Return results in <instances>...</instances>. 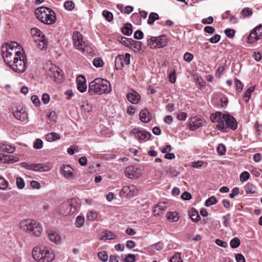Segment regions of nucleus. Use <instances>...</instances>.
Returning <instances> with one entry per match:
<instances>
[{
  "mask_svg": "<svg viewBox=\"0 0 262 262\" xmlns=\"http://www.w3.org/2000/svg\"><path fill=\"white\" fill-rule=\"evenodd\" d=\"M21 47L16 42H11L4 45L2 47V57L6 63L9 67L14 63L18 57L24 53Z\"/></svg>",
  "mask_w": 262,
  "mask_h": 262,
  "instance_id": "f257e3e1",
  "label": "nucleus"
},
{
  "mask_svg": "<svg viewBox=\"0 0 262 262\" xmlns=\"http://www.w3.org/2000/svg\"><path fill=\"white\" fill-rule=\"evenodd\" d=\"M112 91L110 82L102 78H96L90 82L88 92L91 95L107 94Z\"/></svg>",
  "mask_w": 262,
  "mask_h": 262,
  "instance_id": "f03ea898",
  "label": "nucleus"
},
{
  "mask_svg": "<svg viewBox=\"0 0 262 262\" xmlns=\"http://www.w3.org/2000/svg\"><path fill=\"white\" fill-rule=\"evenodd\" d=\"M18 226L21 231L35 236H39L42 232L40 223L33 219L23 220L19 223Z\"/></svg>",
  "mask_w": 262,
  "mask_h": 262,
  "instance_id": "7ed1b4c3",
  "label": "nucleus"
},
{
  "mask_svg": "<svg viewBox=\"0 0 262 262\" xmlns=\"http://www.w3.org/2000/svg\"><path fill=\"white\" fill-rule=\"evenodd\" d=\"M32 256L38 262H51L54 259L55 255L52 250L41 246L33 248Z\"/></svg>",
  "mask_w": 262,
  "mask_h": 262,
  "instance_id": "20e7f679",
  "label": "nucleus"
},
{
  "mask_svg": "<svg viewBox=\"0 0 262 262\" xmlns=\"http://www.w3.org/2000/svg\"><path fill=\"white\" fill-rule=\"evenodd\" d=\"M36 18L41 23L46 25H52L55 23L56 17L55 13L51 9L40 7L35 11Z\"/></svg>",
  "mask_w": 262,
  "mask_h": 262,
  "instance_id": "39448f33",
  "label": "nucleus"
},
{
  "mask_svg": "<svg viewBox=\"0 0 262 262\" xmlns=\"http://www.w3.org/2000/svg\"><path fill=\"white\" fill-rule=\"evenodd\" d=\"M76 201L75 199H71L67 202L61 204L59 209V213L66 216L74 213L76 210Z\"/></svg>",
  "mask_w": 262,
  "mask_h": 262,
  "instance_id": "423d86ee",
  "label": "nucleus"
},
{
  "mask_svg": "<svg viewBox=\"0 0 262 262\" xmlns=\"http://www.w3.org/2000/svg\"><path fill=\"white\" fill-rule=\"evenodd\" d=\"M14 62L10 67L14 72L17 73L24 72L26 69L27 63V58L25 52L21 54V56H18V59H16Z\"/></svg>",
  "mask_w": 262,
  "mask_h": 262,
  "instance_id": "0eeeda50",
  "label": "nucleus"
},
{
  "mask_svg": "<svg viewBox=\"0 0 262 262\" xmlns=\"http://www.w3.org/2000/svg\"><path fill=\"white\" fill-rule=\"evenodd\" d=\"M167 42V38L164 35L158 37H151L148 39V45L151 49L163 48L166 45Z\"/></svg>",
  "mask_w": 262,
  "mask_h": 262,
  "instance_id": "6e6552de",
  "label": "nucleus"
},
{
  "mask_svg": "<svg viewBox=\"0 0 262 262\" xmlns=\"http://www.w3.org/2000/svg\"><path fill=\"white\" fill-rule=\"evenodd\" d=\"M224 127L222 128H218L219 130L225 132L228 128L234 130L237 128V122L234 117L229 114H223L221 119Z\"/></svg>",
  "mask_w": 262,
  "mask_h": 262,
  "instance_id": "1a4fd4ad",
  "label": "nucleus"
},
{
  "mask_svg": "<svg viewBox=\"0 0 262 262\" xmlns=\"http://www.w3.org/2000/svg\"><path fill=\"white\" fill-rule=\"evenodd\" d=\"M130 55L126 53L124 55H118L115 58V66L116 70H121L125 65L130 63Z\"/></svg>",
  "mask_w": 262,
  "mask_h": 262,
  "instance_id": "9d476101",
  "label": "nucleus"
},
{
  "mask_svg": "<svg viewBox=\"0 0 262 262\" xmlns=\"http://www.w3.org/2000/svg\"><path fill=\"white\" fill-rule=\"evenodd\" d=\"M73 41L75 47L82 52L84 51V47L85 46V43L83 40L82 36L81 33L78 31L73 32Z\"/></svg>",
  "mask_w": 262,
  "mask_h": 262,
  "instance_id": "9b49d317",
  "label": "nucleus"
},
{
  "mask_svg": "<svg viewBox=\"0 0 262 262\" xmlns=\"http://www.w3.org/2000/svg\"><path fill=\"white\" fill-rule=\"evenodd\" d=\"M262 38V25L255 28L248 36V42L251 43Z\"/></svg>",
  "mask_w": 262,
  "mask_h": 262,
  "instance_id": "f8f14e48",
  "label": "nucleus"
},
{
  "mask_svg": "<svg viewBox=\"0 0 262 262\" xmlns=\"http://www.w3.org/2000/svg\"><path fill=\"white\" fill-rule=\"evenodd\" d=\"M48 74L50 77L53 78L54 81L57 83L61 82L63 79L62 71L56 66L51 67Z\"/></svg>",
  "mask_w": 262,
  "mask_h": 262,
  "instance_id": "ddd939ff",
  "label": "nucleus"
},
{
  "mask_svg": "<svg viewBox=\"0 0 262 262\" xmlns=\"http://www.w3.org/2000/svg\"><path fill=\"white\" fill-rule=\"evenodd\" d=\"M130 134L134 135L135 138L140 141L149 140L151 137L150 133L145 130H140L136 128L131 130Z\"/></svg>",
  "mask_w": 262,
  "mask_h": 262,
  "instance_id": "4468645a",
  "label": "nucleus"
},
{
  "mask_svg": "<svg viewBox=\"0 0 262 262\" xmlns=\"http://www.w3.org/2000/svg\"><path fill=\"white\" fill-rule=\"evenodd\" d=\"M13 115L17 120L21 121L28 120V114L25 108L19 106L13 109Z\"/></svg>",
  "mask_w": 262,
  "mask_h": 262,
  "instance_id": "2eb2a0df",
  "label": "nucleus"
},
{
  "mask_svg": "<svg viewBox=\"0 0 262 262\" xmlns=\"http://www.w3.org/2000/svg\"><path fill=\"white\" fill-rule=\"evenodd\" d=\"M125 172V176L129 179H137L141 175L140 169L134 166H128Z\"/></svg>",
  "mask_w": 262,
  "mask_h": 262,
  "instance_id": "dca6fc26",
  "label": "nucleus"
},
{
  "mask_svg": "<svg viewBox=\"0 0 262 262\" xmlns=\"http://www.w3.org/2000/svg\"><path fill=\"white\" fill-rule=\"evenodd\" d=\"M138 192V189L134 185L124 186L121 190L122 195L129 197L137 195Z\"/></svg>",
  "mask_w": 262,
  "mask_h": 262,
  "instance_id": "f3484780",
  "label": "nucleus"
},
{
  "mask_svg": "<svg viewBox=\"0 0 262 262\" xmlns=\"http://www.w3.org/2000/svg\"><path fill=\"white\" fill-rule=\"evenodd\" d=\"M77 89L81 93L86 91L87 86L86 84V79L84 76L79 75L76 78Z\"/></svg>",
  "mask_w": 262,
  "mask_h": 262,
  "instance_id": "a211bd4d",
  "label": "nucleus"
},
{
  "mask_svg": "<svg viewBox=\"0 0 262 262\" xmlns=\"http://www.w3.org/2000/svg\"><path fill=\"white\" fill-rule=\"evenodd\" d=\"M223 114L220 112H217L215 114H212L210 116V120L212 122H217L216 127L217 128H222L224 127V125L222 121V118Z\"/></svg>",
  "mask_w": 262,
  "mask_h": 262,
  "instance_id": "6ab92c4d",
  "label": "nucleus"
},
{
  "mask_svg": "<svg viewBox=\"0 0 262 262\" xmlns=\"http://www.w3.org/2000/svg\"><path fill=\"white\" fill-rule=\"evenodd\" d=\"M73 171L69 165H64L61 169V173L66 178L72 179L73 178Z\"/></svg>",
  "mask_w": 262,
  "mask_h": 262,
  "instance_id": "aec40b11",
  "label": "nucleus"
},
{
  "mask_svg": "<svg viewBox=\"0 0 262 262\" xmlns=\"http://www.w3.org/2000/svg\"><path fill=\"white\" fill-rule=\"evenodd\" d=\"M167 209V205L165 202L158 203L153 209V214L155 216L160 215L163 211Z\"/></svg>",
  "mask_w": 262,
  "mask_h": 262,
  "instance_id": "412c9836",
  "label": "nucleus"
},
{
  "mask_svg": "<svg viewBox=\"0 0 262 262\" xmlns=\"http://www.w3.org/2000/svg\"><path fill=\"white\" fill-rule=\"evenodd\" d=\"M128 100L133 104H137L140 100V96L137 92L134 90H131L127 94Z\"/></svg>",
  "mask_w": 262,
  "mask_h": 262,
  "instance_id": "4be33fe9",
  "label": "nucleus"
},
{
  "mask_svg": "<svg viewBox=\"0 0 262 262\" xmlns=\"http://www.w3.org/2000/svg\"><path fill=\"white\" fill-rule=\"evenodd\" d=\"M202 120L197 117H193L190 121V129L194 130L199 128L202 125Z\"/></svg>",
  "mask_w": 262,
  "mask_h": 262,
  "instance_id": "5701e85b",
  "label": "nucleus"
},
{
  "mask_svg": "<svg viewBox=\"0 0 262 262\" xmlns=\"http://www.w3.org/2000/svg\"><path fill=\"white\" fill-rule=\"evenodd\" d=\"M139 116L141 121L145 123L149 122L151 119V116L146 109L142 110L140 112Z\"/></svg>",
  "mask_w": 262,
  "mask_h": 262,
  "instance_id": "b1692460",
  "label": "nucleus"
},
{
  "mask_svg": "<svg viewBox=\"0 0 262 262\" xmlns=\"http://www.w3.org/2000/svg\"><path fill=\"white\" fill-rule=\"evenodd\" d=\"M31 166L32 170L36 171H48L50 169V167L48 165L41 163L35 164Z\"/></svg>",
  "mask_w": 262,
  "mask_h": 262,
  "instance_id": "393cba45",
  "label": "nucleus"
},
{
  "mask_svg": "<svg viewBox=\"0 0 262 262\" xmlns=\"http://www.w3.org/2000/svg\"><path fill=\"white\" fill-rule=\"evenodd\" d=\"M15 148L7 143H0V150L7 152H12L14 151Z\"/></svg>",
  "mask_w": 262,
  "mask_h": 262,
  "instance_id": "a878e982",
  "label": "nucleus"
},
{
  "mask_svg": "<svg viewBox=\"0 0 262 262\" xmlns=\"http://www.w3.org/2000/svg\"><path fill=\"white\" fill-rule=\"evenodd\" d=\"M116 238H117V236L115 234L107 230L102 233L100 237L101 240L113 239Z\"/></svg>",
  "mask_w": 262,
  "mask_h": 262,
  "instance_id": "bb28decb",
  "label": "nucleus"
},
{
  "mask_svg": "<svg viewBox=\"0 0 262 262\" xmlns=\"http://www.w3.org/2000/svg\"><path fill=\"white\" fill-rule=\"evenodd\" d=\"M167 219L171 222H177L179 219L178 213L176 212H169L166 214Z\"/></svg>",
  "mask_w": 262,
  "mask_h": 262,
  "instance_id": "cd10ccee",
  "label": "nucleus"
},
{
  "mask_svg": "<svg viewBox=\"0 0 262 262\" xmlns=\"http://www.w3.org/2000/svg\"><path fill=\"white\" fill-rule=\"evenodd\" d=\"M31 33L34 37H38V38H44L45 35L43 33L38 29L33 28L31 29Z\"/></svg>",
  "mask_w": 262,
  "mask_h": 262,
  "instance_id": "c85d7f7f",
  "label": "nucleus"
},
{
  "mask_svg": "<svg viewBox=\"0 0 262 262\" xmlns=\"http://www.w3.org/2000/svg\"><path fill=\"white\" fill-rule=\"evenodd\" d=\"M48 237L51 241L57 244L60 241V237L59 234L56 232H50L48 234Z\"/></svg>",
  "mask_w": 262,
  "mask_h": 262,
  "instance_id": "c756f323",
  "label": "nucleus"
},
{
  "mask_svg": "<svg viewBox=\"0 0 262 262\" xmlns=\"http://www.w3.org/2000/svg\"><path fill=\"white\" fill-rule=\"evenodd\" d=\"M34 41L36 42V46L40 50H43L46 48V41L45 39V37L38 39H35Z\"/></svg>",
  "mask_w": 262,
  "mask_h": 262,
  "instance_id": "7c9ffc66",
  "label": "nucleus"
},
{
  "mask_svg": "<svg viewBox=\"0 0 262 262\" xmlns=\"http://www.w3.org/2000/svg\"><path fill=\"white\" fill-rule=\"evenodd\" d=\"M59 139L60 136L54 132L49 133L46 135V140L49 142H52Z\"/></svg>",
  "mask_w": 262,
  "mask_h": 262,
  "instance_id": "2f4dec72",
  "label": "nucleus"
},
{
  "mask_svg": "<svg viewBox=\"0 0 262 262\" xmlns=\"http://www.w3.org/2000/svg\"><path fill=\"white\" fill-rule=\"evenodd\" d=\"M189 216L192 221L195 222H198L200 218L198 212L194 209H192L189 212Z\"/></svg>",
  "mask_w": 262,
  "mask_h": 262,
  "instance_id": "473e14b6",
  "label": "nucleus"
},
{
  "mask_svg": "<svg viewBox=\"0 0 262 262\" xmlns=\"http://www.w3.org/2000/svg\"><path fill=\"white\" fill-rule=\"evenodd\" d=\"M159 19V15L157 13L155 12L151 13L148 17L147 23L149 25H151L156 20Z\"/></svg>",
  "mask_w": 262,
  "mask_h": 262,
  "instance_id": "72a5a7b5",
  "label": "nucleus"
},
{
  "mask_svg": "<svg viewBox=\"0 0 262 262\" xmlns=\"http://www.w3.org/2000/svg\"><path fill=\"white\" fill-rule=\"evenodd\" d=\"M254 87H250L245 93L243 98L246 102H247L249 101V100L251 98V93L254 91Z\"/></svg>",
  "mask_w": 262,
  "mask_h": 262,
  "instance_id": "f704fd0d",
  "label": "nucleus"
},
{
  "mask_svg": "<svg viewBox=\"0 0 262 262\" xmlns=\"http://www.w3.org/2000/svg\"><path fill=\"white\" fill-rule=\"evenodd\" d=\"M85 219L83 216H78L75 221V225L77 228L81 227L84 223Z\"/></svg>",
  "mask_w": 262,
  "mask_h": 262,
  "instance_id": "c9c22d12",
  "label": "nucleus"
},
{
  "mask_svg": "<svg viewBox=\"0 0 262 262\" xmlns=\"http://www.w3.org/2000/svg\"><path fill=\"white\" fill-rule=\"evenodd\" d=\"M75 7V4L72 1H67L64 4V8L67 10L72 11Z\"/></svg>",
  "mask_w": 262,
  "mask_h": 262,
  "instance_id": "e433bc0d",
  "label": "nucleus"
},
{
  "mask_svg": "<svg viewBox=\"0 0 262 262\" xmlns=\"http://www.w3.org/2000/svg\"><path fill=\"white\" fill-rule=\"evenodd\" d=\"M5 160H6L5 163H14L18 161V158L16 157H13L11 155H5Z\"/></svg>",
  "mask_w": 262,
  "mask_h": 262,
  "instance_id": "4c0bfd02",
  "label": "nucleus"
},
{
  "mask_svg": "<svg viewBox=\"0 0 262 262\" xmlns=\"http://www.w3.org/2000/svg\"><path fill=\"white\" fill-rule=\"evenodd\" d=\"M98 256L99 259L103 262L106 261L108 259V255L105 251H101L98 252Z\"/></svg>",
  "mask_w": 262,
  "mask_h": 262,
  "instance_id": "58836bf2",
  "label": "nucleus"
},
{
  "mask_svg": "<svg viewBox=\"0 0 262 262\" xmlns=\"http://www.w3.org/2000/svg\"><path fill=\"white\" fill-rule=\"evenodd\" d=\"M97 213L96 212L90 211L87 214V218L90 221H93L97 219Z\"/></svg>",
  "mask_w": 262,
  "mask_h": 262,
  "instance_id": "ea45409f",
  "label": "nucleus"
},
{
  "mask_svg": "<svg viewBox=\"0 0 262 262\" xmlns=\"http://www.w3.org/2000/svg\"><path fill=\"white\" fill-rule=\"evenodd\" d=\"M217 201L215 196H211L208 198L205 202V205L207 207L210 206L212 205L215 204Z\"/></svg>",
  "mask_w": 262,
  "mask_h": 262,
  "instance_id": "a19ab883",
  "label": "nucleus"
},
{
  "mask_svg": "<svg viewBox=\"0 0 262 262\" xmlns=\"http://www.w3.org/2000/svg\"><path fill=\"white\" fill-rule=\"evenodd\" d=\"M230 245L232 248H237L240 245V240L237 237H234L230 241Z\"/></svg>",
  "mask_w": 262,
  "mask_h": 262,
  "instance_id": "79ce46f5",
  "label": "nucleus"
},
{
  "mask_svg": "<svg viewBox=\"0 0 262 262\" xmlns=\"http://www.w3.org/2000/svg\"><path fill=\"white\" fill-rule=\"evenodd\" d=\"M122 33L126 35L129 36L132 33V30L131 29V26L129 25H126L122 29Z\"/></svg>",
  "mask_w": 262,
  "mask_h": 262,
  "instance_id": "37998d69",
  "label": "nucleus"
},
{
  "mask_svg": "<svg viewBox=\"0 0 262 262\" xmlns=\"http://www.w3.org/2000/svg\"><path fill=\"white\" fill-rule=\"evenodd\" d=\"M102 14L108 21H111L113 19V15L110 11L104 10L102 12Z\"/></svg>",
  "mask_w": 262,
  "mask_h": 262,
  "instance_id": "c03bdc74",
  "label": "nucleus"
},
{
  "mask_svg": "<svg viewBox=\"0 0 262 262\" xmlns=\"http://www.w3.org/2000/svg\"><path fill=\"white\" fill-rule=\"evenodd\" d=\"M252 14V10L250 8H244L242 11V15L243 17L250 16Z\"/></svg>",
  "mask_w": 262,
  "mask_h": 262,
  "instance_id": "a18cd8bd",
  "label": "nucleus"
},
{
  "mask_svg": "<svg viewBox=\"0 0 262 262\" xmlns=\"http://www.w3.org/2000/svg\"><path fill=\"white\" fill-rule=\"evenodd\" d=\"M25 181L21 177L16 178V185L18 189H21L25 187Z\"/></svg>",
  "mask_w": 262,
  "mask_h": 262,
  "instance_id": "49530a36",
  "label": "nucleus"
},
{
  "mask_svg": "<svg viewBox=\"0 0 262 262\" xmlns=\"http://www.w3.org/2000/svg\"><path fill=\"white\" fill-rule=\"evenodd\" d=\"M8 186V182L4 178L0 177V189L5 190Z\"/></svg>",
  "mask_w": 262,
  "mask_h": 262,
  "instance_id": "de8ad7c7",
  "label": "nucleus"
},
{
  "mask_svg": "<svg viewBox=\"0 0 262 262\" xmlns=\"http://www.w3.org/2000/svg\"><path fill=\"white\" fill-rule=\"evenodd\" d=\"M217 151L219 155L223 156L225 154L226 147L223 144H220L217 147Z\"/></svg>",
  "mask_w": 262,
  "mask_h": 262,
  "instance_id": "09e8293b",
  "label": "nucleus"
},
{
  "mask_svg": "<svg viewBox=\"0 0 262 262\" xmlns=\"http://www.w3.org/2000/svg\"><path fill=\"white\" fill-rule=\"evenodd\" d=\"M170 262H182L181 258V254L176 253L170 259Z\"/></svg>",
  "mask_w": 262,
  "mask_h": 262,
  "instance_id": "8fccbe9b",
  "label": "nucleus"
},
{
  "mask_svg": "<svg viewBox=\"0 0 262 262\" xmlns=\"http://www.w3.org/2000/svg\"><path fill=\"white\" fill-rule=\"evenodd\" d=\"M81 109L84 112H90L92 111V107L91 105L87 102H84L83 104L81 105Z\"/></svg>",
  "mask_w": 262,
  "mask_h": 262,
  "instance_id": "3c124183",
  "label": "nucleus"
},
{
  "mask_svg": "<svg viewBox=\"0 0 262 262\" xmlns=\"http://www.w3.org/2000/svg\"><path fill=\"white\" fill-rule=\"evenodd\" d=\"M93 64L95 67L99 68L103 66V63L100 58H96L93 60Z\"/></svg>",
  "mask_w": 262,
  "mask_h": 262,
  "instance_id": "603ef678",
  "label": "nucleus"
},
{
  "mask_svg": "<svg viewBox=\"0 0 262 262\" xmlns=\"http://www.w3.org/2000/svg\"><path fill=\"white\" fill-rule=\"evenodd\" d=\"M250 177V174L247 171H244L240 174V180L242 182L246 181Z\"/></svg>",
  "mask_w": 262,
  "mask_h": 262,
  "instance_id": "864d4df0",
  "label": "nucleus"
},
{
  "mask_svg": "<svg viewBox=\"0 0 262 262\" xmlns=\"http://www.w3.org/2000/svg\"><path fill=\"white\" fill-rule=\"evenodd\" d=\"M43 142L41 139H37L35 140L33 147L35 149H41L42 147Z\"/></svg>",
  "mask_w": 262,
  "mask_h": 262,
  "instance_id": "5fc2aeb1",
  "label": "nucleus"
},
{
  "mask_svg": "<svg viewBox=\"0 0 262 262\" xmlns=\"http://www.w3.org/2000/svg\"><path fill=\"white\" fill-rule=\"evenodd\" d=\"M47 117L51 121H55L56 119H57V116L55 112L51 111L50 112H49V113L47 114Z\"/></svg>",
  "mask_w": 262,
  "mask_h": 262,
  "instance_id": "6e6d98bb",
  "label": "nucleus"
},
{
  "mask_svg": "<svg viewBox=\"0 0 262 262\" xmlns=\"http://www.w3.org/2000/svg\"><path fill=\"white\" fill-rule=\"evenodd\" d=\"M226 35L229 38H232L235 35V31L233 29H227L225 30Z\"/></svg>",
  "mask_w": 262,
  "mask_h": 262,
  "instance_id": "4d7b16f0",
  "label": "nucleus"
},
{
  "mask_svg": "<svg viewBox=\"0 0 262 262\" xmlns=\"http://www.w3.org/2000/svg\"><path fill=\"white\" fill-rule=\"evenodd\" d=\"M221 39V36L219 34H215L213 36L211 37L209 41L212 43H216L218 42Z\"/></svg>",
  "mask_w": 262,
  "mask_h": 262,
  "instance_id": "13d9d810",
  "label": "nucleus"
},
{
  "mask_svg": "<svg viewBox=\"0 0 262 262\" xmlns=\"http://www.w3.org/2000/svg\"><path fill=\"white\" fill-rule=\"evenodd\" d=\"M213 18L212 16H209L208 17L203 18L202 20V23L205 25H210L213 22Z\"/></svg>",
  "mask_w": 262,
  "mask_h": 262,
  "instance_id": "bf43d9fd",
  "label": "nucleus"
},
{
  "mask_svg": "<svg viewBox=\"0 0 262 262\" xmlns=\"http://www.w3.org/2000/svg\"><path fill=\"white\" fill-rule=\"evenodd\" d=\"M125 262H135L136 258L134 254H128L125 258Z\"/></svg>",
  "mask_w": 262,
  "mask_h": 262,
  "instance_id": "052dcab7",
  "label": "nucleus"
},
{
  "mask_svg": "<svg viewBox=\"0 0 262 262\" xmlns=\"http://www.w3.org/2000/svg\"><path fill=\"white\" fill-rule=\"evenodd\" d=\"M134 38L137 39H141L143 37V33L140 30L136 31L134 35Z\"/></svg>",
  "mask_w": 262,
  "mask_h": 262,
  "instance_id": "680f3d73",
  "label": "nucleus"
},
{
  "mask_svg": "<svg viewBox=\"0 0 262 262\" xmlns=\"http://www.w3.org/2000/svg\"><path fill=\"white\" fill-rule=\"evenodd\" d=\"M30 185L33 189H39L40 188V184L36 181H31Z\"/></svg>",
  "mask_w": 262,
  "mask_h": 262,
  "instance_id": "e2e57ef3",
  "label": "nucleus"
},
{
  "mask_svg": "<svg viewBox=\"0 0 262 262\" xmlns=\"http://www.w3.org/2000/svg\"><path fill=\"white\" fill-rule=\"evenodd\" d=\"M183 58L185 61L190 62L192 60L193 56L191 53L187 52L184 55Z\"/></svg>",
  "mask_w": 262,
  "mask_h": 262,
  "instance_id": "0e129e2a",
  "label": "nucleus"
},
{
  "mask_svg": "<svg viewBox=\"0 0 262 262\" xmlns=\"http://www.w3.org/2000/svg\"><path fill=\"white\" fill-rule=\"evenodd\" d=\"M119 41L126 46H128L130 43V41L128 38L124 37H121L119 39Z\"/></svg>",
  "mask_w": 262,
  "mask_h": 262,
  "instance_id": "69168bd1",
  "label": "nucleus"
},
{
  "mask_svg": "<svg viewBox=\"0 0 262 262\" xmlns=\"http://www.w3.org/2000/svg\"><path fill=\"white\" fill-rule=\"evenodd\" d=\"M239 193V188L238 187H234L232 190V192L229 194V197L231 199Z\"/></svg>",
  "mask_w": 262,
  "mask_h": 262,
  "instance_id": "338daca9",
  "label": "nucleus"
},
{
  "mask_svg": "<svg viewBox=\"0 0 262 262\" xmlns=\"http://www.w3.org/2000/svg\"><path fill=\"white\" fill-rule=\"evenodd\" d=\"M235 259L237 262H245V258L243 254L238 253L235 255Z\"/></svg>",
  "mask_w": 262,
  "mask_h": 262,
  "instance_id": "774afa93",
  "label": "nucleus"
}]
</instances>
